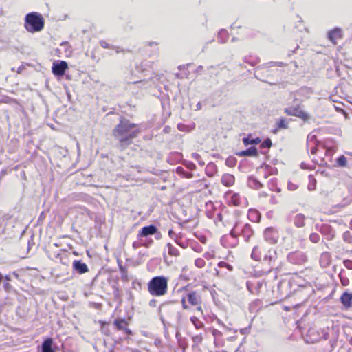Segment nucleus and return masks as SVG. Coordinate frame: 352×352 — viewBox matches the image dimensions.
Listing matches in <instances>:
<instances>
[{
	"label": "nucleus",
	"instance_id": "nucleus-5",
	"mask_svg": "<svg viewBox=\"0 0 352 352\" xmlns=\"http://www.w3.org/2000/svg\"><path fill=\"white\" fill-rule=\"evenodd\" d=\"M328 338L329 333L326 330L311 327L307 331L305 340L307 343H315L321 339L327 340Z\"/></svg>",
	"mask_w": 352,
	"mask_h": 352
},
{
	"label": "nucleus",
	"instance_id": "nucleus-60",
	"mask_svg": "<svg viewBox=\"0 0 352 352\" xmlns=\"http://www.w3.org/2000/svg\"><path fill=\"white\" fill-rule=\"evenodd\" d=\"M192 157L195 160L198 161L199 159H201V155L197 153H192Z\"/></svg>",
	"mask_w": 352,
	"mask_h": 352
},
{
	"label": "nucleus",
	"instance_id": "nucleus-55",
	"mask_svg": "<svg viewBox=\"0 0 352 352\" xmlns=\"http://www.w3.org/2000/svg\"><path fill=\"white\" fill-rule=\"evenodd\" d=\"M186 166L190 170H195L196 168L195 164L191 162H188Z\"/></svg>",
	"mask_w": 352,
	"mask_h": 352
},
{
	"label": "nucleus",
	"instance_id": "nucleus-39",
	"mask_svg": "<svg viewBox=\"0 0 352 352\" xmlns=\"http://www.w3.org/2000/svg\"><path fill=\"white\" fill-rule=\"evenodd\" d=\"M316 179L312 176H309V184L307 185V189L309 191H313L316 189Z\"/></svg>",
	"mask_w": 352,
	"mask_h": 352
},
{
	"label": "nucleus",
	"instance_id": "nucleus-11",
	"mask_svg": "<svg viewBox=\"0 0 352 352\" xmlns=\"http://www.w3.org/2000/svg\"><path fill=\"white\" fill-rule=\"evenodd\" d=\"M264 238L266 241L271 244L277 243L278 235L277 232L272 228H267L265 230Z\"/></svg>",
	"mask_w": 352,
	"mask_h": 352
},
{
	"label": "nucleus",
	"instance_id": "nucleus-8",
	"mask_svg": "<svg viewBox=\"0 0 352 352\" xmlns=\"http://www.w3.org/2000/svg\"><path fill=\"white\" fill-rule=\"evenodd\" d=\"M269 248L267 245L262 243L254 246L252 251L251 258L256 261H263V256Z\"/></svg>",
	"mask_w": 352,
	"mask_h": 352
},
{
	"label": "nucleus",
	"instance_id": "nucleus-35",
	"mask_svg": "<svg viewBox=\"0 0 352 352\" xmlns=\"http://www.w3.org/2000/svg\"><path fill=\"white\" fill-rule=\"evenodd\" d=\"M261 142V140L259 138H250L249 137H247V138H244L243 139V142L245 146H248L250 144L256 145V144H259Z\"/></svg>",
	"mask_w": 352,
	"mask_h": 352
},
{
	"label": "nucleus",
	"instance_id": "nucleus-46",
	"mask_svg": "<svg viewBox=\"0 0 352 352\" xmlns=\"http://www.w3.org/2000/svg\"><path fill=\"white\" fill-rule=\"evenodd\" d=\"M309 240L314 243H317L320 241V236L317 233H311L310 235H309Z\"/></svg>",
	"mask_w": 352,
	"mask_h": 352
},
{
	"label": "nucleus",
	"instance_id": "nucleus-29",
	"mask_svg": "<svg viewBox=\"0 0 352 352\" xmlns=\"http://www.w3.org/2000/svg\"><path fill=\"white\" fill-rule=\"evenodd\" d=\"M305 216L303 214H297L294 219V224L298 228H302L305 226Z\"/></svg>",
	"mask_w": 352,
	"mask_h": 352
},
{
	"label": "nucleus",
	"instance_id": "nucleus-38",
	"mask_svg": "<svg viewBox=\"0 0 352 352\" xmlns=\"http://www.w3.org/2000/svg\"><path fill=\"white\" fill-rule=\"evenodd\" d=\"M168 250V254L173 256H178L179 255V250L174 247L172 244L168 243L166 245Z\"/></svg>",
	"mask_w": 352,
	"mask_h": 352
},
{
	"label": "nucleus",
	"instance_id": "nucleus-27",
	"mask_svg": "<svg viewBox=\"0 0 352 352\" xmlns=\"http://www.w3.org/2000/svg\"><path fill=\"white\" fill-rule=\"evenodd\" d=\"M248 186L252 189L258 190L262 188L263 184L255 177L251 176L248 177Z\"/></svg>",
	"mask_w": 352,
	"mask_h": 352
},
{
	"label": "nucleus",
	"instance_id": "nucleus-49",
	"mask_svg": "<svg viewBox=\"0 0 352 352\" xmlns=\"http://www.w3.org/2000/svg\"><path fill=\"white\" fill-rule=\"evenodd\" d=\"M192 249L196 252H201L203 251V248L201 245L197 243H195L192 244Z\"/></svg>",
	"mask_w": 352,
	"mask_h": 352
},
{
	"label": "nucleus",
	"instance_id": "nucleus-7",
	"mask_svg": "<svg viewBox=\"0 0 352 352\" xmlns=\"http://www.w3.org/2000/svg\"><path fill=\"white\" fill-rule=\"evenodd\" d=\"M287 260L292 265H303L307 262L308 256L306 252L300 250H296L287 254Z\"/></svg>",
	"mask_w": 352,
	"mask_h": 352
},
{
	"label": "nucleus",
	"instance_id": "nucleus-34",
	"mask_svg": "<svg viewBox=\"0 0 352 352\" xmlns=\"http://www.w3.org/2000/svg\"><path fill=\"white\" fill-rule=\"evenodd\" d=\"M212 333L214 336V343L216 346H222L223 344L221 341L219 340V339L222 336V333L217 330V329H212Z\"/></svg>",
	"mask_w": 352,
	"mask_h": 352
},
{
	"label": "nucleus",
	"instance_id": "nucleus-19",
	"mask_svg": "<svg viewBox=\"0 0 352 352\" xmlns=\"http://www.w3.org/2000/svg\"><path fill=\"white\" fill-rule=\"evenodd\" d=\"M340 300L342 305L346 308H350L352 307V293L344 292L341 297Z\"/></svg>",
	"mask_w": 352,
	"mask_h": 352
},
{
	"label": "nucleus",
	"instance_id": "nucleus-44",
	"mask_svg": "<svg viewBox=\"0 0 352 352\" xmlns=\"http://www.w3.org/2000/svg\"><path fill=\"white\" fill-rule=\"evenodd\" d=\"M217 266L221 268H226L229 271L233 270V267L230 265L229 263L225 262V261H220L218 263Z\"/></svg>",
	"mask_w": 352,
	"mask_h": 352
},
{
	"label": "nucleus",
	"instance_id": "nucleus-32",
	"mask_svg": "<svg viewBox=\"0 0 352 352\" xmlns=\"http://www.w3.org/2000/svg\"><path fill=\"white\" fill-rule=\"evenodd\" d=\"M229 34L227 30L222 29L218 33V41L220 43H225L228 41Z\"/></svg>",
	"mask_w": 352,
	"mask_h": 352
},
{
	"label": "nucleus",
	"instance_id": "nucleus-62",
	"mask_svg": "<svg viewBox=\"0 0 352 352\" xmlns=\"http://www.w3.org/2000/svg\"><path fill=\"white\" fill-rule=\"evenodd\" d=\"M192 176H193V174L192 173L185 172L183 177L189 179V178H192Z\"/></svg>",
	"mask_w": 352,
	"mask_h": 352
},
{
	"label": "nucleus",
	"instance_id": "nucleus-59",
	"mask_svg": "<svg viewBox=\"0 0 352 352\" xmlns=\"http://www.w3.org/2000/svg\"><path fill=\"white\" fill-rule=\"evenodd\" d=\"M185 170L182 167H177V173L182 176H184V174L185 173Z\"/></svg>",
	"mask_w": 352,
	"mask_h": 352
},
{
	"label": "nucleus",
	"instance_id": "nucleus-47",
	"mask_svg": "<svg viewBox=\"0 0 352 352\" xmlns=\"http://www.w3.org/2000/svg\"><path fill=\"white\" fill-rule=\"evenodd\" d=\"M272 145V141L270 138L265 139L261 144V147L263 148L269 149Z\"/></svg>",
	"mask_w": 352,
	"mask_h": 352
},
{
	"label": "nucleus",
	"instance_id": "nucleus-2",
	"mask_svg": "<svg viewBox=\"0 0 352 352\" xmlns=\"http://www.w3.org/2000/svg\"><path fill=\"white\" fill-rule=\"evenodd\" d=\"M253 234L254 231L250 224L243 222L241 219H236L230 234L224 236L221 242L224 243L231 241L228 246L235 247L238 244L239 236H242L245 241H248Z\"/></svg>",
	"mask_w": 352,
	"mask_h": 352
},
{
	"label": "nucleus",
	"instance_id": "nucleus-15",
	"mask_svg": "<svg viewBox=\"0 0 352 352\" xmlns=\"http://www.w3.org/2000/svg\"><path fill=\"white\" fill-rule=\"evenodd\" d=\"M72 267L74 271L79 274H85L89 271L87 264L80 260H74L72 263Z\"/></svg>",
	"mask_w": 352,
	"mask_h": 352
},
{
	"label": "nucleus",
	"instance_id": "nucleus-9",
	"mask_svg": "<svg viewBox=\"0 0 352 352\" xmlns=\"http://www.w3.org/2000/svg\"><path fill=\"white\" fill-rule=\"evenodd\" d=\"M278 258V254L275 248H270L268 251L266 252V254L263 256V261L265 263H267L272 268L269 270V272L273 271L274 269L272 266L275 264L276 260Z\"/></svg>",
	"mask_w": 352,
	"mask_h": 352
},
{
	"label": "nucleus",
	"instance_id": "nucleus-64",
	"mask_svg": "<svg viewBox=\"0 0 352 352\" xmlns=\"http://www.w3.org/2000/svg\"><path fill=\"white\" fill-rule=\"evenodd\" d=\"M351 234L349 232H345L343 234V239L344 241H347L348 237H350Z\"/></svg>",
	"mask_w": 352,
	"mask_h": 352
},
{
	"label": "nucleus",
	"instance_id": "nucleus-37",
	"mask_svg": "<svg viewBox=\"0 0 352 352\" xmlns=\"http://www.w3.org/2000/svg\"><path fill=\"white\" fill-rule=\"evenodd\" d=\"M288 129V123L285 118H280L278 121L277 122V129H275L274 132L276 131L277 129Z\"/></svg>",
	"mask_w": 352,
	"mask_h": 352
},
{
	"label": "nucleus",
	"instance_id": "nucleus-28",
	"mask_svg": "<svg viewBox=\"0 0 352 352\" xmlns=\"http://www.w3.org/2000/svg\"><path fill=\"white\" fill-rule=\"evenodd\" d=\"M263 303L261 300H255L249 305V310L251 313H256L262 307Z\"/></svg>",
	"mask_w": 352,
	"mask_h": 352
},
{
	"label": "nucleus",
	"instance_id": "nucleus-42",
	"mask_svg": "<svg viewBox=\"0 0 352 352\" xmlns=\"http://www.w3.org/2000/svg\"><path fill=\"white\" fill-rule=\"evenodd\" d=\"M190 321L194 324L196 329H200L204 327V324L201 321H200L197 317L192 316L190 318Z\"/></svg>",
	"mask_w": 352,
	"mask_h": 352
},
{
	"label": "nucleus",
	"instance_id": "nucleus-58",
	"mask_svg": "<svg viewBox=\"0 0 352 352\" xmlns=\"http://www.w3.org/2000/svg\"><path fill=\"white\" fill-rule=\"evenodd\" d=\"M168 236L175 240V239L177 238L176 234L174 233L172 229L169 230L168 231Z\"/></svg>",
	"mask_w": 352,
	"mask_h": 352
},
{
	"label": "nucleus",
	"instance_id": "nucleus-4",
	"mask_svg": "<svg viewBox=\"0 0 352 352\" xmlns=\"http://www.w3.org/2000/svg\"><path fill=\"white\" fill-rule=\"evenodd\" d=\"M167 290L168 279L165 276H155L148 283V291L152 296H163L167 293Z\"/></svg>",
	"mask_w": 352,
	"mask_h": 352
},
{
	"label": "nucleus",
	"instance_id": "nucleus-18",
	"mask_svg": "<svg viewBox=\"0 0 352 352\" xmlns=\"http://www.w3.org/2000/svg\"><path fill=\"white\" fill-rule=\"evenodd\" d=\"M187 300L192 305H198L201 302L200 295L195 291L190 292L187 294Z\"/></svg>",
	"mask_w": 352,
	"mask_h": 352
},
{
	"label": "nucleus",
	"instance_id": "nucleus-51",
	"mask_svg": "<svg viewBox=\"0 0 352 352\" xmlns=\"http://www.w3.org/2000/svg\"><path fill=\"white\" fill-rule=\"evenodd\" d=\"M214 257V253L213 252H206L204 254V258L207 260H210Z\"/></svg>",
	"mask_w": 352,
	"mask_h": 352
},
{
	"label": "nucleus",
	"instance_id": "nucleus-17",
	"mask_svg": "<svg viewBox=\"0 0 352 352\" xmlns=\"http://www.w3.org/2000/svg\"><path fill=\"white\" fill-rule=\"evenodd\" d=\"M342 37V31L341 28H336L333 30H331L328 33L329 39L336 44V41L338 39H340Z\"/></svg>",
	"mask_w": 352,
	"mask_h": 352
},
{
	"label": "nucleus",
	"instance_id": "nucleus-13",
	"mask_svg": "<svg viewBox=\"0 0 352 352\" xmlns=\"http://www.w3.org/2000/svg\"><path fill=\"white\" fill-rule=\"evenodd\" d=\"M319 232L325 237L327 241H331L335 236V231L331 226L328 224H322Z\"/></svg>",
	"mask_w": 352,
	"mask_h": 352
},
{
	"label": "nucleus",
	"instance_id": "nucleus-10",
	"mask_svg": "<svg viewBox=\"0 0 352 352\" xmlns=\"http://www.w3.org/2000/svg\"><path fill=\"white\" fill-rule=\"evenodd\" d=\"M226 197L228 199L229 204L234 206H241L244 201L243 197H242L239 193H236L232 191L227 192Z\"/></svg>",
	"mask_w": 352,
	"mask_h": 352
},
{
	"label": "nucleus",
	"instance_id": "nucleus-23",
	"mask_svg": "<svg viewBox=\"0 0 352 352\" xmlns=\"http://www.w3.org/2000/svg\"><path fill=\"white\" fill-rule=\"evenodd\" d=\"M331 263V255L327 252L321 254L320 258V263L322 267H327Z\"/></svg>",
	"mask_w": 352,
	"mask_h": 352
},
{
	"label": "nucleus",
	"instance_id": "nucleus-3",
	"mask_svg": "<svg viewBox=\"0 0 352 352\" xmlns=\"http://www.w3.org/2000/svg\"><path fill=\"white\" fill-rule=\"evenodd\" d=\"M45 25L43 16L36 12H30L25 15L24 27L30 33L41 31Z\"/></svg>",
	"mask_w": 352,
	"mask_h": 352
},
{
	"label": "nucleus",
	"instance_id": "nucleus-48",
	"mask_svg": "<svg viewBox=\"0 0 352 352\" xmlns=\"http://www.w3.org/2000/svg\"><path fill=\"white\" fill-rule=\"evenodd\" d=\"M192 338L193 343L196 345L201 344L203 340V337H202L201 334L195 335V336H192Z\"/></svg>",
	"mask_w": 352,
	"mask_h": 352
},
{
	"label": "nucleus",
	"instance_id": "nucleus-63",
	"mask_svg": "<svg viewBox=\"0 0 352 352\" xmlns=\"http://www.w3.org/2000/svg\"><path fill=\"white\" fill-rule=\"evenodd\" d=\"M317 150H318V148H317L316 145H314V146H312V147L311 148V149H310V152H311V154L314 155V154H316V153Z\"/></svg>",
	"mask_w": 352,
	"mask_h": 352
},
{
	"label": "nucleus",
	"instance_id": "nucleus-33",
	"mask_svg": "<svg viewBox=\"0 0 352 352\" xmlns=\"http://www.w3.org/2000/svg\"><path fill=\"white\" fill-rule=\"evenodd\" d=\"M113 325L117 330L122 331L123 329H125L126 325H128V322L124 318L116 319L113 322Z\"/></svg>",
	"mask_w": 352,
	"mask_h": 352
},
{
	"label": "nucleus",
	"instance_id": "nucleus-45",
	"mask_svg": "<svg viewBox=\"0 0 352 352\" xmlns=\"http://www.w3.org/2000/svg\"><path fill=\"white\" fill-rule=\"evenodd\" d=\"M195 265L198 268H203L206 265V262L203 258H198L195 261Z\"/></svg>",
	"mask_w": 352,
	"mask_h": 352
},
{
	"label": "nucleus",
	"instance_id": "nucleus-31",
	"mask_svg": "<svg viewBox=\"0 0 352 352\" xmlns=\"http://www.w3.org/2000/svg\"><path fill=\"white\" fill-rule=\"evenodd\" d=\"M248 217L252 221L257 222L260 220L261 214L258 210L250 209L249 210Z\"/></svg>",
	"mask_w": 352,
	"mask_h": 352
},
{
	"label": "nucleus",
	"instance_id": "nucleus-36",
	"mask_svg": "<svg viewBox=\"0 0 352 352\" xmlns=\"http://www.w3.org/2000/svg\"><path fill=\"white\" fill-rule=\"evenodd\" d=\"M100 329L102 333L109 336L110 334L109 323L100 321Z\"/></svg>",
	"mask_w": 352,
	"mask_h": 352
},
{
	"label": "nucleus",
	"instance_id": "nucleus-57",
	"mask_svg": "<svg viewBox=\"0 0 352 352\" xmlns=\"http://www.w3.org/2000/svg\"><path fill=\"white\" fill-rule=\"evenodd\" d=\"M175 241L177 245H179L183 248H185L186 247V243L184 242L179 241L178 240V238L175 239Z\"/></svg>",
	"mask_w": 352,
	"mask_h": 352
},
{
	"label": "nucleus",
	"instance_id": "nucleus-14",
	"mask_svg": "<svg viewBox=\"0 0 352 352\" xmlns=\"http://www.w3.org/2000/svg\"><path fill=\"white\" fill-rule=\"evenodd\" d=\"M291 287V283L289 281H281L278 285V290L280 294V297L282 298H286L290 296V292L288 289Z\"/></svg>",
	"mask_w": 352,
	"mask_h": 352
},
{
	"label": "nucleus",
	"instance_id": "nucleus-21",
	"mask_svg": "<svg viewBox=\"0 0 352 352\" xmlns=\"http://www.w3.org/2000/svg\"><path fill=\"white\" fill-rule=\"evenodd\" d=\"M237 155L243 157V156H251V157H256L258 155V151L256 147L252 146L245 151H242L238 152L236 153Z\"/></svg>",
	"mask_w": 352,
	"mask_h": 352
},
{
	"label": "nucleus",
	"instance_id": "nucleus-40",
	"mask_svg": "<svg viewBox=\"0 0 352 352\" xmlns=\"http://www.w3.org/2000/svg\"><path fill=\"white\" fill-rule=\"evenodd\" d=\"M100 45L103 48H111V49H113V50H116V52L117 53H119V52L123 51V50H120L119 47L110 45L109 43H107L105 41H103V40L100 41Z\"/></svg>",
	"mask_w": 352,
	"mask_h": 352
},
{
	"label": "nucleus",
	"instance_id": "nucleus-16",
	"mask_svg": "<svg viewBox=\"0 0 352 352\" xmlns=\"http://www.w3.org/2000/svg\"><path fill=\"white\" fill-rule=\"evenodd\" d=\"M157 233V228L155 226L151 224L144 226L139 232L138 236L140 237L148 236Z\"/></svg>",
	"mask_w": 352,
	"mask_h": 352
},
{
	"label": "nucleus",
	"instance_id": "nucleus-22",
	"mask_svg": "<svg viewBox=\"0 0 352 352\" xmlns=\"http://www.w3.org/2000/svg\"><path fill=\"white\" fill-rule=\"evenodd\" d=\"M243 62L251 66H255L260 62V58L256 55H248L243 57Z\"/></svg>",
	"mask_w": 352,
	"mask_h": 352
},
{
	"label": "nucleus",
	"instance_id": "nucleus-6",
	"mask_svg": "<svg viewBox=\"0 0 352 352\" xmlns=\"http://www.w3.org/2000/svg\"><path fill=\"white\" fill-rule=\"evenodd\" d=\"M284 113L289 116L297 117L304 122H307L310 118L309 114L302 109L301 104H296V105L285 108Z\"/></svg>",
	"mask_w": 352,
	"mask_h": 352
},
{
	"label": "nucleus",
	"instance_id": "nucleus-43",
	"mask_svg": "<svg viewBox=\"0 0 352 352\" xmlns=\"http://www.w3.org/2000/svg\"><path fill=\"white\" fill-rule=\"evenodd\" d=\"M336 164L340 167H346L347 165L346 158L344 155H340L336 160Z\"/></svg>",
	"mask_w": 352,
	"mask_h": 352
},
{
	"label": "nucleus",
	"instance_id": "nucleus-52",
	"mask_svg": "<svg viewBox=\"0 0 352 352\" xmlns=\"http://www.w3.org/2000/svg\"><path fill=\"white\" fill-rule=\"evenodd\" d=\"M339 276H340L342 285H344V286H346L349 284V282L348 278H344L341 273L339 274Z\"/></svg>",
	"mask_w": 352,
	"mask_h": 352
},
{
	"label": "nucleus",
	"instance_id": "nucleus-54",
	"mask_svg": "<svg viewBox=\"0 0 352 352\" xmlns=\"http://www.w3.org/2000/svg\"><path fill=\"white\" fill-rule=\"evenodd\" d=\"M147 82H148V81H146V80H144L133 82H131V84H133V85H140V87H142V86H144Z\"/></svg>",
	"mask_w": 352,
	"mask_h": 352
},
{
	"label": "nucleus",
	"instance_id": "nucleus-41",
	"mask_svg": "<svg viewBox=\"0 0 352 352\" xmlns=\"http://www.w3.org/2000/svg\"><path fill=\"white\" fill-rule=\"evenodd\" d=\"M237 160L233 156H229L226 160V164L228 167L233 168L236 165Z\"/></svg>",
	"mask_w": 352,
	"mask_h": 352
},
{
	"label": "nucleus",
	"instance_id": "nucleus-12",
	"mask_svg": "<svg viewBox=\"0 0 352 352\" xmlns=\"http://www.w3.org/2000/svg\"><path fill=\"white\" fill-rule=\"evenodd\" d=\"M67 67V63L64 60L55 62L53 63L52 72L55 76H61L65 74Z\"/></svg>",
	"mask_w": 352,
	"mask_h": 352
},
{
	"label": "nucleus",
	"instance_id": "nucleus-25",
	"mask_svg": "<svg viewBox=\"0 0 352 352\" xmlns=\"http://www.w3.org/2000/svg\"><path fill=\"white\" fill-rule=\"evenodd\" d=\"M274 66H276V62H274V61H271V62H269V63H267L265 64H263V65L261 66H259V67H257L256 69H255V72H258V74L256 73L254 74V77L261 81H263V82H265L266 80H264V79H262L259 77L258 74H259V72L262 69H264V68H270L271 67H274Z\"/></svg>",
	"mask_w": 352,
	"mask_h": 352
},
{
	"label": "nucleus",
	"instance_id": "nucleus-56",
	"mask_svg": "<svg viewBox=\"0 0 352 352\" xmlns=\"http://www.w3.org/2000/svg\"><path fill=\"white\" fill-rule=\"evenodd\" d=\"M118 265H119V269L120 270V272L123 274L124 273L126 272V268L121 264V262H120L119 261H118Z\"/></svg>",
	"mask_w": 352,
	"mask_h": 352
},
{
	"label": "nucleus",
	"instance_id": "nucleus-26",
	"mask_svg": "<svg viewBox=\"0 0 352 352\" xmlns=\"http://www.w3.org/2000/svg\"><path fill=\"white\" fill-rule=\"evenodd\" d=\"M53 340L52 338L46 339L42 344V352H55L52 347Z\"/></svg>",
	"mask_w": 352,
	"mask_h": 352
},
{
	"label": "nucleus",
	"instance_id": "nucleus-24",
	"mask_svg": "<svg viewBox=\"0 0 352 352\" xmlns=\"http://www.w3.org/2000/svg\"><path fill=\"white\" fill-rule=\"evenodd\" d=\"M274 66H276V62H274V61H271V62H269V63H267L265 64H263V65L261 66H259V67H257L256 69H255V72H258V74L256 73L254 74V77L261 81H263V82H265L266 80H264V79H262L259 77L258 74H259V72L262 69H264V68H270L271 67H274Z\"/></svg>",
	"mask_w": 352,
	"mask_h": 352
},
{
	"label": "nucleus",
	"instance_id": "nucleus-20",
	"mask_svg": "<svg viewBox=\"0 0 352 352\" xmlns=\"http://www.w3.org/2000/svg\"><path fill=\"white\" fill-rule=\"evenodd\" d=\"M234 182H235V178H234V175H232L231 174H228V173L224 174V175H223V176L221 177V183L223 184V185L228 186V187L233 186L234 184Z\"/></svg>",
	"mask_w": 352,
	"mask_h": 352
},
{
	"label": "nucleus",
	"instance_id": "nucleus-1",
	"mask_svg": "<svg viewBox=\"0 0 352 352\" xmlns=\"http://www.w3.org/2000/svg\"><path fill=\"white\" fill-rule=\"evenodd\" d=\"M137 125L126 119H121L113 131V136L118 140L121 149L125 148L132 143L133 139L138 136L139 129Z\"/></svg>",
	"mask_w": 352,
	"mask_h": 352
},
{
	"label": "nucleus",
	"instance_id": "nucleus-50",
	"mask_svg": "<svg viewBox=\"0 0 352 352\" xmlns=\"http://www.w3.org/2000/svg\"><path fill=\"white\" fill-rule=\"evenodd\" d=\"M287 188L289 190L294 191L298 188V185L297 184L292 183L291 182H288Z\"/></svg>",
	"mask_w": 352,
	"mask_h": 352
},
{
	"label": "nucleus",
	"instance_id": "nucleus-30",
	"mask_svg": "<svg viewBox=\"0 0 352 352\" xmlns=\"http://www.w3.org/2000/svg\"><path fill=\"white\" fill-rule=\"evenodd\" d=\"M217 171V166L213 162H210L206 165V174L210 177H213Z\"/></svg>",
	"mask_w": 352,
	"mask_h": 352
},
{
	"label": "nucleus",
	"instance_id": "nucleus-53",
	"mask_svg": "<svg viewBox=\"0 0 352 352\" xmlns=\"http://www.w3.org/2000/svg\"><path fill=\"white\" fill-rule=\"evenodd\" d=\"M300 167L302 169L311 170L314 168V166H310V165L306 164L305 162H302L300 164Z\"/></svg>",
	"mask_w": 352,
	"mask_h": 352
},
{
	"label": "nucleus",
	"instance_id": "nucleus-61",
	"mask_svg": "<svg viewBox=\"0 0 352 352\" xmlns=\"http://www.w3.org/2000/svg\"><path fill=\"white\" fill-rule=\"evenodd\" d=\"M122 331H124L126 334L127 335H131L132 331L128 328V325H126L125 329H123Z\"/></svg>",
	"mask_w": 352,
	"mask_h": 352
}]
</instances>
